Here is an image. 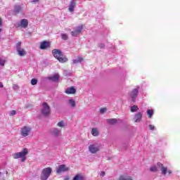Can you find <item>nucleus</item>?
I'll return each instance as SVG.
<instances>
[{
	"label": "nucleus",
	"mask_w": 180,
	"mask_h": 180,
	"mask_svg": "<svg viewBox=\"0 0 180 180\" xmlns=\"http://www.w3.org/2000/svg\"><path fill=\"white\" fill-rule=\"evenodd\" d=\"M15 115H16V111L15 110H12V111L10 112V115L11 116H13Z\"/></svg>",
	"instance_id": "35"
},
{
	"label": "nucleus",
	"mask_w": 180,
	"mask_h": 180,
	"mask_svg": "<svg viewBox=\"0 0 180 180\" xmlns=\"http://www.w3.org/2000/svg\"><path fill=\"white\" fill-rule=\"evenodd\" d=\"M101 176H105V172H101Z\"/></svg>",
	"instance_id": "40"
},
{
	"label": "nucleus",
	"mask_w": 180,
	"mask_h": 180,
	"mask_svg": "<svg viewBox=\"0 0 180 180\" xmlns=\"http://www.w3.org/2000/svg\"><path fill=\"white\" fill-rule=\"evenodd\" d=\"M53 57L59 60V63H67L68 61V59L63 55V53L61 51L58 49H53L52 51Z\"/></svg>",
	"instance_id": "2"
},
{
	"label": "nucleus",
	"mask_w": 180,
	"mask_h": 180,
	"mask_svg": "<svg viewBox=\"0 0 180 180\" xmlns=\"http://www.w3.org/2000/svg\"><path fill=\"white\" fill-rule=\"evenodd\" d=\"M101 150V145L99 143H92L89 146V151L91 154H96Z\"/></svg>",
	"instance_id": "6"
},
{
	"label": "nucleus",
	"mask_w": 180,
	"mask_h": 180,
	"mask_svg": "<svg viewBox=\"0 0 180 180\" xmlns=\"http://www.w3.org/2000/svg\"><path fill=\"white\" fill-rule=\"evenodd\" d=\"M29 26V20L26 18L21 19L18 23H17V27H21L22 29H26Z\"/></svg>",
	"instance_id": "8"
},
{
	"label": "nucleus",
	"mask_w": 180,
	"mask_h": 180,
	"mask_svg": "<svg viewBox=\"0 0 180 180\" xmlns=\"http://www.w3.org/2000/svg\"><path fill=\"white\" fill-rule=\"evenodd\" d=\"M28 153L29 152L27 151V149L24 148L22 151L13 154V158H14V160L21 158L22 162H25L26 160V155L28 154Z\"/></svg>",
	"instance_id": "3"
},
{
	"label": "nucleus",
	"mask_w": 180,
	"mask_h": 180,
	"mask_svg": "<svg viewBox=\"0 0 180 180\" xmlns=\"http://www.w3.org/2000/svg\"><path fill=\"white\" fill-rule=\"evenodd\" d=\"M41 113L44 116H47L50 114V106L46 103L42 104Z\"/></svg>",
	"instance_id": "10"
},
{
	"label": "nucleus",
	"mask_w": 180,
	"mask_h": 180,
	"mask_svg": "<svg viewBox=\"0 0 180 180\" xmlns=\"http://www.w3.org/2000/svg\"><path fill=\"white\" fill-rule=\"evenodd\" d=\"M22 46V42H18L16 44V50H18V49H22L20 46Z\"/></svg>",
	"instance_id": "32"
},
{
	"label": "nucleus",
	"mask_w": 180,
	"mask_h": 180,
	"mask_svg": "<svg viewBox=\"0 0 180 180\" xmlns=\"http://www.w3.org/2000/svg\"><path fill=\"white\" fill-rule=\"evenodd\" d=\"M146 113H147L148 117L149 119H151V117H153V116L154 115V110H148L146 111Z\"/></svg>",
	"instance_id": "23"
},
{
	"label": "nucleus",
	"mask_w": 180,
	"mask_h": 180,
	"mask_svg": "<svg viewBox=\"0 0 180 180\" xmlns=\"http://www.w3.org/2000/svg\"><path fill=\"white\" fill-rule=\"evenodd\" d=\"M73 180H84V176L77 174L73 178Z\"/></svg>",
	"instance_id": "26"
},
{
	"label": "nucleus",
	"mask_w": 180,
	"mask_h": 180,
	"mask_svg": "<svg viewBox=\"0 0 180 180\" xmlns=\"http://www.w3.org/2000/svg\"><path fill=\"white\" fill-rule=\"evenodd\" d=\"M68 167L65 166V165H60L56 169L57 174H61V172H65V171H68Z\"/></svg>",
	"instance_id": "13"
},
{
	"label": "nucleus",
	"mask_w": 180,
	"mask_h": 180,
	"mask_svg": "<svg viewBox=\"0 0 180 180\" xmlns=\"http://www.w3.org/2000/svg\"><path fill=\"white\" fill-rule=\"evenodd\" d=\"M6 62V60L5 59L0 58V65L1 67H4V65H5Z\"/></svg>",
	"instance_id": "29"
},
{
	"label": "nucleus",
	"mask_w": 180,
	"mask_h": 180,
	"mask_svg": "<svg viewBox=\"0 0 180 180\" xmlns=\"http://www.w3.org/2000/svg\"><path fill=\"white\" fill-rule=\"evenodd\" d=\"M49 47H50V42L47 41H44L41 42V44L39 46L41 50H46V49H49Z\"/></svg>",
	"instance_id": "15"
},
{
	"label": "nucleus",
	"mask_w": 180,
	"mask_h": 180,
	"mask_svg": "<svg viewBox=\"0 0 180 180\" xmlns=\"http://www.w3.org/2000/svg\"><path fill=\"white\" fill-rule=\"evenodd\" d=\"M137 110H139V107L137 105H133L131 107V112H132V113L137 112Z\"/></svg>",
	"instance_id": "27"
},
{
	"label": "nucleus",
	"mask_w": 180,
	"mask_h": 180,
	"mask_svg": "<svg viewBox=\"0 0 180 180\" xmlns=\"http://www.w3.org/2000/svg\"><path fill=\"white\" fill-rule=\"evenodd\" d=\"M20 11H22V7L20 6L15 5L14 6L13 13H15V15H18V13H19Z\"/></svg>",
	"instance_id": "20"
},
{
	"label": "nucleus",
	"mask_w": 180,
	"mask_h": 180,
	"mask_svg": "<svg viewBox=\"0 0 180 180\" xmlns=\"http://www.w3.org/2000/svg\"><path fill=\"white\" fill-rule=\"evenodd\" d=\"M98 46L100 47V49H105V44H99Z\"/></svg>",
	"instance_id": "36"
},
{
	"label": "nucleus",
	"mask_w": 180,
	"mask_h": 180,
	"mask_svg": "<svg viewBox=\"0 0 180 180\" xmlns=\"http://www.w3.org/2000/svg\"><path fill=\"white\" fill-rule=\"evenodd\" d=\"M129 98L131 99L132 102H136V99L139 95V87L132 89L129 94Z\"/></svg>",
	"instance_id": "7"
},
{
	"label": "nucleus",
	"mask_w": 180,
	"mask_h": 180,
	"mask_svg": "<svg viewBox=\"0 0 180 180\" xmlns=\"http://www.w3.org/2000/svg\"><path fill=\"white\" fill-rule=\"evenodd\" d=\"M20 136H22V137H27L30 136V133H32V127L25 125L20 129Z\"/></svg>",
	"instance_id": "5"
},
{
	"label": "nucleus",
	"mask_w": 180,
	"mask_h": 180,
	"mask_svg": "<svg viewBox=\"0 0 180 180\" xmlns=\"http://www.w3.org/2000/svg\"><path fill=\"white\" fill-rule=\"evenodd\" d=\"M61 37L63 40H67L68 39V35H67V34H61Z\"/></svg>",
	"instance_id": "30"
},
{
	"label": "nucleus",
	"mask_w": 180,
	"mask_h": 180,
	"mask_svg": "<svg viewBox=\"0 0 180 180\" xmlns=\"http://www.w3.org/2000/svg\"><path fill=\"white\" fill-rule=\"evenodd\" d=\"M13 89H19V86H18V84H13Z\"/></svg>",
	"instance_id": "37"
},
{
	"label": "nucleus",
	"mask_w": 180,
	"mask_h": 180,
	"mask_svg": "<svg viewBox=\"0 0 180 180\" xmlns=\"http://www.w3.org/2000/svg\"><path fill=\"white\" fill-rule=\"evenodd\" d=\"M39 0H32L31 2L32 4H36L37 2H39Z\"/></svg>",
	"instance_id": "39"
},
{
	"label": "nucleus",
	"mask_w": 180,
	"mask_h": 180,
	"mask_svg": "<svg viewBox=\"0 0 180 180\" xmlns=\"http://www.w3.org/2000/svg\"><path fill=\"white\" fill-rule=\"evenodd\" d=\"M106 110H107V109L106 108H101L100 109V113H102V114H103V113H105V112H106Z\"/></svg>",
	"instance_id": "33"
},
{
	"label": "nucleus",
	"mask_w": 180,
	"mask_h": 180,
	"mask_svg": "<svg viewBox=\"0 0 180 180\" xmlns=\"http://www.w3.org/2000/svg\"><path fill=\"white\" fill-rule=\"evenodd\" d=\"M53 169L51 167H46L42 169L41 173V180H47L51 175Z\"/></svg>",
	"instance_id": "4"
},
{
	"label": "nucleus",
	"mask_w": 180,
	"mask_h": 180,
	"mask_svg": "<svg viewBox=\"0 0 180 180\" xmlns=\"http://www.w3.org/2000/svg\"><path fill=\"white\" fill-rule=\"evenodd\" d=\"M59 78L60 76L58 75V74H56L53 76L49 77V79H51V81H53V82H58Z\"/></svg>",
	"instance_id": "21"
},
{
	"label": "nucleus",
	"mask_w": 180,
	"mask_h": 180,
	"mask_svg": "<svg viewBox=\"0 0 180 180\" xmlns=\"http://www.w3.org/2000/svg\"><path fill=\"white\" fill-rule=\"evenodd\" d=\"M31 84H32V85H36V84H37V79H32L31 80Z\"/></svg>",
	"instance_id": "31"
},
{
	"label": "nucleus",
	"mask_w": 180,
	"mask_h": 180,
	"mask_svg": "<svg viewBox=\"0 0 180 180\" xmlns=\"http://www.w3.org/2000/svg\"><path fill=\"white\" fill-rule=\"evenodd\" d=\"M1 32H2V29L0 28V33H1Z\"/></svg>",
	"instance_id": "43"
},
{
	"label": "nucleus",
	"mask_w": 180,
	"mask_h": 180,
	"mask_svg": "<svg viewBox=\"0 0 180 180\" xmlns=\"http://www.w3.org/2000/svg\"><path fill=\"white\" fill-rule=\"evenodd\" d=\"M82 61H84V58L82 56H77L75 59L72 60V64H79Z\"/></svg>",
	"instance_id": "17"
},
{
	"label": "nucleus",
	"mask_w": 180,
	"mask_h": 180,
	"mask_svg": "<svg viewBox=\"0 0 180 180\" xmlns=\"http://www.w3.org/2000/svg\"><path fill=\"white\" fill-rule=\"evenodd\" d=\"M18 54V56H20V57H23V56H26L27 52L25 49H18V50H17Z\"/></svg>",
	"instance_id": "19"
},
{
	"label": "nucleus",
	"mask_w": 180,
	"mask_h": 180,
	"mask_svg": "<svg viewBox=\"0 0 180 180\" xmlns=\"http://www.w3.org/2000/svg\"><path fill=\"white\" fill-rule=\"evenodd\" d=\"M75 6H77V0H70L68 10L70 13H72L74 12V9H75Z\"/></svg>",
	"instance_id": "12"
},
{
	"label": "nucleus",
	"mask_w": 180,
	"mask_h": 180,
	"mask_svg": "<svg viewBox=\"0 0 180 180\" xmlns=\"http://www.w3.org/2000/svg\"><path fill=\"white\" fill-rule=\"evenodd\" d=\"M65 92L68 95H70V94H75V92H77V90L75 89V88H74V86H72V87L66 89Z\"/></svg>",
	"instance_id": "16"
},
{
	"label": "nucleus",
	"mask_w": 180,
	"mask_h": 180,
	"mask_svg": "<svg viewBox=\"0 0 180 180\" xmlns=\"http://www.w3.org/2000/svg\"><path fill=\"white\" fill-rule=\"evenodd\" d=\"M63 74H64V75H71V73H68V72H67V70H65L64 72H63Z\"/></svg>",
	"instance_id": "38"
},
{
	"label": "nucleus",
	"mask_w": 180,
	"mask_h": 180,
	"mask_svg": "<svg viewBox=\"0 0 180 180\" xmlns=\"http://www.w3.org/2000/svg\"><path fill=\"white\" fill-rule=\"evenodd\" d=\"M91 134L92 136H94V137H96L97 136H99V131H98V129L93 128L91 130Z\"/></svg>",
	"instance_id": "22"
},
{
	"label": "nucleus",
	"mask_w": 180,
	"mask_h": 180,
	"mask_svg": "<svg viewBox=\"0 0 180 180\" xmlns=\"http://www.w3.org/2000/svg\"><path fill=\"white\" fill-rule=\"evenodd\" d=\"M69 105H70V106H72V108H75V101H74V99L71 98V99H69L68 101Z\"/></svg>",
	"instance_id": "24"
},
{
	"label": "nucleus",
	"mask_w": 180,
	"mask_h": 180,
	"mask_svg": "<svg viewBox=\"0 0 180 180\" xmlns=\"http://www.w3.org/2000/svg\"><path fill=\"white\" fill-rule=\"evenodd\" d=\"M107 122L110 124H115V123H117V119H108L107 120Z\"/></svg>",
	"instance_id": "25"
},
{
	"label": "nucleus",
	"mask_w": 180,
	"mask_h": 180,
	"mask_svg": "<svg viewBox=\"0 0 180 180\" xmlns=\"http://www.w3.org/2000/svg\"><path fill=\"white\" fill-rule=\"evenodd\" d=\"M65 180H68V179H65Z\"/></svg>",
	"instance_id": "44"
},
{
	"label": "nucleus",
	"mask_w": 180,
	"mask_h": 180,
	"mask_svg": "<svg viewBox=\"0 0 180 180\" xmlns=\"http://www.w3.org/2000/svg\"><path fill=\"white\" fill-rule=\"evenodd\" d=\"M119 180H134L133 176L127 174H123L120 176Z\"/></svg>",
	"instance_id": "18"
},
{
	"label": "nucleus",
	"mask_w": 180,
	"mask_h": 180,
	"mask_svg": "<svg viewBox=\"0 0 180 180\" xmlns=\"http://www.w3.org/2000/svg\"><path fill=\"white\" fill-rule=\"evenodd\" d=\"M0 88H4V84H2V82H0Z\"/></svg>",
	"instance_id": "41"
},
{
	"label": "nucleus",
	"mask_w": 180,
	"mask_h": 180,
	"mask_svg": "<svg viewBox=\"0 0 180 180\" xmlns=\"http://www.w3.org/2000/svg\"><path fill=\"white\" fill-rule=\"evenodd\" d=\"M51 133L54 137H61V129H59L58 128H53L51 131Z\"/></svg>",
	"instance_id": "14"
},
{
	"label": "nucleus",
	"mask_w": 180,
	"mask_h": 180,
	"mask_svg": "<svg viewBox=\"0 0 180 180\" xmlns=\"http://www.w3.org/2000/svg\"><path fill=\"white\" fill-rule=\"evenodd\" d=\"M141 119H143V112H139L134 115L133 120L135 123H140Z\"/></svg>",
	"instance_id": "11"
},
{
	"label": "nucleus",
	"mask_w": 180,
	"mask_h": 180,
	"mask_svg": "<svg viewBox=\"0 0 180 180\" xmlns=\"http://www.w3.org/2000/svg\"><path fill=\"white\" fill-rule=\"evenodd\" d=\"M149 171H150V172H158V171H160L161 174L164 176L167 174L171 175V174H172V170L165 167L161 162H158L156 165L150 166Z\"/></svg>",
	"instance_id": "1"
},
{
	"label": "nucleus",
	"mask_w": 180,
	"mask_h": 180,
	"mask_svg": "<svg viewBox=\"0 0 180 180\" xmlns=\"http://www.w3.org/2000/svg\"><path fill=\"white\" fill-rule=\"evenodd\" d=\"M2 25V20L0 18V26Z\"/></svg>",
	"instance_id": "42"
},
{
	"label": "nucleus",
	"mask_w": 180,
	"mask_h": 180,
	"mask_svg": "<svg viewBox=\"0 0 180 180\" xmlns=\"http://www.w3.org/2000/svg\"><path fill=\"white\" fill-rule=\"evenodd\" d=\"M57 126L58 127H65V124L64 123V121H60V122H58Z\"/></svg>",
	"instance_id": "28"
},
{
	"label": "nucleus",
	"mask_w": 180,
	"mask_h": 180,
	"mask_svg": "<svg viewBox=\"0 0 180 180\" xmlns=\"http://www.w3.org/2000/svg\"><path fill=\"white\" fill-rule=\"evenodd\" d=\"M149 129H150V130H155V126H154L153 124H150Z\"/></svg>",
	"instance_id": "34"
},
{
	"label": "nucleus",
	"mask_w": 180,
	"mask_h": 180,
	"mask_svg": "<svg viewBox=\"0 0 180 180\" xmlns=\"http://www.w3.org/2000/svg\"><path fill=\"white\" fill-rule=\"evenodd\" d=\"M82 29H84V26L79 25L78 27H76L73 31L71 32L72 36L74 37H77V36H79L82 32Z\"/></svg>",
	"instance_id": "9"
}]
</instances>
